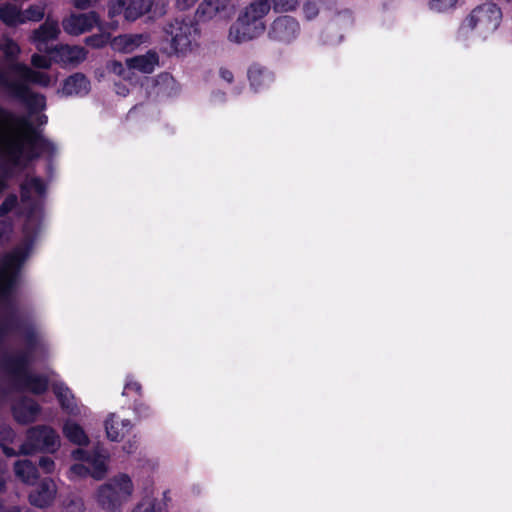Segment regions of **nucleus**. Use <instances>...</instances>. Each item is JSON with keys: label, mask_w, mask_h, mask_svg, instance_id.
I'll use <instances>...</instances> for the list:
<instances>
[{"label": "nucleus", "mask_w": 512, "mask_h": 512, "mask_svg": "<svg viewBox=\"0 0 512 512\" xmlns=\"http://www.w3.org/2000/svg\"><path fill=\"white\" fill-rule=\"evenodd\" d=\"M220 75H221V78L227 82H231L233 80L232 72L227 69H221Z\"/></svg>", "instance_id": "45"}, {"label": "nucleus", "mask_w": 512, "mask_h": 512, "mask_svg": "<svg viewBox=\"0 0 512 512\" xmlns=\"http://www.w3.org/2000/svg\"><path fill=\"white\" fill-rule=\"evenodd\" d=\"M0 50L9 60L16 59L21 51L19 45L8 37H3L0 39Z\"/></svg>", "instance_id": "32"}, {"label": "nucleus", "mask_w": 512, "mask_h": 512, "mask_svg": "<svg viewBox=\"0 0 512 512\" xmlns=\"http://www.w3.org/2000/svg\"><path fill=\"white\" fill-rule=\"evenodd\" d=\"M147 40L148 35L146 34H122L114 37L110 41V45L116 52L131 53Z\"/></svg>", "instance_id": "21"}, {"label": "nucleus", "mask_w": 512, "mask_h": 512, "mask_svg": "<svg viewBox=\"0 0 512 512\" xmlns=\"http://www.w3.org/2000/svg\"><path fill=\"white\" fill-rule=\"evenodd\" d=\"M126 65L129 69L149 74L152 73L158 65V55L153 51H149L144 55L128 58Z\"/></svg>", "instance_id": "24"}, {"label": "nucleus", "mask_w": 512, "mask_h": 512, "mask_svg": "<svg viewBox=\"0 0 512 512\" xmlns=\"http://www.w3.org/2000/svg\"><path fill=\"white\" fill-rule=\"evenodd\" d=\"M7 187L6 176L4 174H0V193H2Z\"/></svg>", "instance_id": "50"}, {"label": "nucleus", "mask_w": 512, "mask_h": 512, "mask_svg": "<svg viewBox=\"0 0 512 512\" xmlns=\"http://www.w3.org/2000/svg\"><path fill=\"white\" fill-rule=\"evenodd\" d=\"M135 486L126 473H118L99 485L93 494L97 505L106 512H120L132 498Z\"/></svg>", "instance_id": "5"}, {"label": "nucleus", "mask_w": 512, "mask_h": 512, "mask_svg": "<svg viewBox=\"0 0 512 512\" xmlns=\"http://www.w3.org/2000/svg\"><path fill=\"white\" fill-rule=\"evenodd\" d=\"M52 388L63 411L72 416L87 415L88 409L76 403L74 395L64 383L55 382Z\"/></svg>", "instance_id": "16"}, {"label": "nucleus", "mask_w": 512, "mask_h": 512, "mask_svg": "<svg viewBox=\"0 0 512 512\" xmlns=\"http://www.w3.org/2000/svg\"><path fill=\"white\" fill-rule=\"evenodd\" d=\"M17 204V197L15 195H9L0 205V217L8 214Z\"/></svg>", "instance_id": "39"}, {"label": "nucleus", "mask_w": 512, "mask_h": 512, "mask_svg": "<svg viewBox=\"0 0 512 512\" xmlns=\"http://www.w3.org/2000/svg\"><path fill=\"white\" fill-rule=\"evenodd\" d=\"M136 449V445H135V442H131V441H128L124 446H123V450L130 454V453H133Z\"/></svg>", "instance_id": "49"}, {"label": "nucleus", "mask_w": 512, "mask_h": 512, "mask_svg": "<svg viewBox=\"0 0 512 512\" xmlns=\"http://www.w3.org/2000/svg\"><path fill=\"white\" fill-rule=\"evenodd\" d=\"M53 60L61 65H77L86 59L87 51L81 46L59 45L53 47Z\"/></svg>", "instance_id": "17"}, {"label": "nucleus", "mask_w": 512, "mask_h": 512, "mask_svg": "<svg viewBox=\"0 0 512 512\" xmlns=\"http://www.w3.org/2000/svg\"><path fill=\"white\" fill-rule=\"evenodd\" d=\"M155 0H108L107 16L110 19L109 27H118L117 17L123 16L128 22H134L146 13L152 11Z\"/></svg>", "instance_id": "8"}, {"label": "nucleus", "mask_w": 512, "mask_h": 512, "mask_svg": "<svg viewBox=\"0 0 512 512\" xmlns=\"http://www.w3.org/2000/svg\"><path fill=\"white\" fill-rule=\"evenodd\" d=\"M163 496H164V499H168V491H165Z\"/></svg>", "instance_id": "54"}, {"label": "nucleus", "mask_w": 512, "mask_h": 512, "mask_svg": "<svg viewBox=\"0 0 512 512\" xmlns=\"http://www.w3.org/2000/svg\"><path fill=\"white\" fill-rule=\"evenodd\" d=\"M0 512H20V507H18V506L5 507L0 502Z\"/></svg>", "instance_id": "48"}, {"label": "nucleus", "mask_w": 512, "mask_h": 512, "mask_svg": "<svg viewBox=\"0 0 512 512\" xmlns=\"http://www.w3.org/2000/svg\"><path fill=\"white\" fill-rule=\"evenodd\" d=\"M63 435L71 443L78 446H87L89 437L83 427L73 420H66L62 428Z\"/></svg>", "instance_id": "25"}, {"label": "nucleus", "mask_w": 512, "mask_h": 512, "mask_svg": "<svg viewBox=\"0 0 512 512\" xmlns=\"http://www.w3.org/2000/svg\"><path fill=\"white\" fill-rule=\"evenodd\" d=\"M54 147L36 136L27 117L14 115L0 108V161L6 165L21 166L28 160Z\"/></svg>", "instance_id": "2"}, {"label": "nucleus", "mask_w": 512, "mask_h": 512, "mask_svg": "<svg viewBox=\"0 0 512 512\" xmlns=\"http://www.w3.org/2000/svg\"><path fill=\"white\" fill-rule=\"evenodd\" d=\"M10 71L19 79L17 82L24 85L33 83L42 87H48L57 81L56 76L52 77L45 72L35 71L23 63L11 65Z\"/></svg>", "instance_id": "14"}, {"label": "nucleus", "mask_w": 512, "mask_h": 512, "mask_svg": "<svg viewBox=\"0 0 512 512\" xmlns=\"http://www.w3.org/2000/svg\"><path fill=\"white\" fill-rule=\"evenodd\" d=\"M38 345L41 344L37 339H31L27 352L9 356L3 362L4 370L12 377L15 385L34 394H41L48 388V380L44 376L34 374L27 368L31 355Z\"/></svg>", "instance_id": "4"}, {"label": "nucleus", "mask_w": 512, "mask_h": 512, "mask_svg": "<svg viewBox=\"0 0 512 512\" xmlns=\"http://www.w3.org/2000/svg\"><path fill=\"white\" fill-rule=\"evenodd\" d=\"M14 472L17 478L28 485H32L38 478L37 468L29 460H19L15 462Z\"/></svg>", "instance_id": "26"}, {"label": "nucleus", "mask_w": 512, "mask_h": 512, "mask_svg": "<svg viewBox=\"0 0 512 512\" xmlns=\"http://www.w3.org/2000/svg\"><path fill=\"white\" fill-rule=\"evenodd\" d=\"M59 33L58 23L47 19L38 29L34 30L30 40L35 44L38 51L50 54L53 48L48 46V42L55 40Z\"/></svg>", "instance_id": "15"}, {"label": "nucleus", "mask_w": 512, "mask_h": 512, "mask_svg": "<svg viewBox=\"0 0 512 512\" xmlns=\"http://www.w3.org/2000/svg\"><path fill=\"white\" fill-rule=\"evenodd\" d=\"M107 70L119 77H122L124 79H127L130 77L131 70L129 67H125L121 62L119 61H111L107 64Z\"/></svg>", "instance_id": "35"}, {"label": "nucleus", "mask_w": 512, "mask_h": 512, "mask_svg": "<svg viewBox=\"0 0 512 512\" xmlns=\"http://www.w3.org/2000/svg\"><path fill=\"white\" fill-rule=\"evenodd\" d=\"M178 10L186 11L192 8L199 0H173Z\"/></svg>", "instance_id": "43"}, {"label": "nucleus", "mask_w": 512, "mask_h": 512, "mask_svg": "<svg viewBox=\"0 0 512 512\" xmlns=\"http://www.w3.org/2000/svg\"><path fill=\"white\" fill-rule=\"evenodd\" d=\"M46 184L34 176L27 177L21 184L19 211L24 218L23 243L0 260V297L12 291L21 265L30 254L34 238L42 226Z\"/></svg>", "instance_id": "1"}, {"label": "nucleus", "mask_w": 512, "mask_h": 512, "mask_svg": "<svg viewBox=\"0 0 512 512\" xmlns=\"http://www.w3.org/2000/svg\"><path fill=\"white\" fill-rule=\"evenodd\" d=\"M234 10V0H203L198 12L207 18L217 15H228Z\"/></svg>", "instance_id": "23"}, {"label": "nucleus", "mask_w": 512, "mask_h": 512, "mask_svg": "<svg viewBox=\"0 0 512 512\" xmlns=\"http://www.w3.org/2000/svg\"><path fill=\"white\" fill-rule=\"evenodd\" d=\"M38 121L39 123L42 125V124H46L47 123V116L46 115H40L39 118H38Z\"/></svg>", "instance_id": "53"}, {"label": "nucleus", "mask_w": 512, "mask_h": 512, "mask_svg": "<svg viewBox=\"0 0 512 512\" xmlns=\"http://www.w3.org/2000/svg\"><path fill=\"white\" fill-rule=\"evenodd\" d=\"M108 41V37L104 35L90 36L86 38V43L93 47H102Z\"/></svg>", "instance_id": "42"}, {"label": "nucleus", "mask_w": 512, "mask_h": 512, "mask_svg": "<svg viewBox=\"0 0 512 512\" xmlns=\"http://www.w3.org/2000/svg\"><path fill=\"white\" fill-rule=\"evenodd\" d=\"M4 433H5L4 439L12 442L15 437V433L11 429L5 430Z\"/></svg>", "instance_id": "51"}, {"label": "nucleus", "mask_w": 512, "mask_h": 512, "mask_svg": "<svg viewBox=\"0 0 512 512\" xmlns=\"http://www.w3.org/2000/svg\"><path fill=\"white\" fill-rule=\"evenodd\" d=\"M502 21L501 9L493 3H485L474 8L463 20L459 37L463 40L471 36L486 38L495 32Z\"/></svg>", "instance_id": "6"}, {"label": "nucleus", "mask_w": 512, "mask_h": 512, "mask_svg": "<svg viewBox=\"0 0 512 512\" xmlns=\"http://www.w3.org/2000/svg\"><path fill=\"white\" fill-rule=\"evenodd\" d=\"M352 23L351 16L349 14L340 15L337 19L334 20L333 23L329 25L324 33V41L327 44H336L342 40V35H339L337 38H332L331 34L336 32V30L342 25H350Z\"/></svg>", "instance_id": "29"}, {"label": "nucleus", "mask_w": 512, "mask_h": 512, "mask_svg": "<svg viewBox=\"0 0 512 512\" xmlns=\"http://www.w3.org/2000/svg\"><path fill=\"white\" fill-rule=\"evenodd\" d=\"M73 460L85 462L91 470V477L95 480L103 479L108 472L110 454L107 450L97 446L92 453L83 449H76L71 454Z\"/></svg>", "instance_id": "10"}, {"label": "nucleus", "mask_w": 512, "mask_h": 512, "mask_svg": "<svg viewBox=\"0 0 512 512\" xmlns=\"http://www.w3.org/2000/svg\"><path fill=\"white\" fill-rule=\"evenodd\" d=\"M0 19L9 26L23 24L22 10L15 4L5 3L0 6Z\"/></svg>", "instance_id": "27"}, {"label": "nucleus", "mask_w": 512, "mask_h": 512, "mask_svg": "<svg viewBox=\"0 0 512 512\" xmlns=\"http://www.w3.org/2000/svg\"><path fill=\"white\" fill-rule=\"evenodd\" d=\"M116 93L121 96H126L129 93V89L125 85L116 84Z\"/></svg>", "instance_id": "47"}, {"label": "nucleus", "mask_w": 512, "mask_h": 512, "mask_svg": "<svg viewBox=\"0 0 512 512\" xmlns=\"http://www.w3.org/2000/svg\"><path fill=\"white\" fill-rule=\"evenodd\" d=\"M131 512H168L166 507L155 498L145 497L139 501Z\"/></svg>", "instance_id": "30"}, {"label": "nucleus", "mask_w": 512, "mask_h": 512, "mask_svg": "<svg viewBox=\"0 0 512 512\" xmlns=\"http://www.w3.org/2000/svg\"><path fill=\"white\" fill-rule=\"evenodd\" d=\"M39 466L44 473L50 474L55 470V462L50 457H41Z\"/></svg>", "instance_id": "40"}, {"label": "nucleus", "mask_w": 512, "mask_h": 512, "mask_svg": "<svg viewBox=\"0 0 512 512\" xmlns=\"http://www.w3.org/2000/svg\"><path fill=\"white\" fill-rule=\"evenodd\" d=\"M460 0H429V9L434 12H447L456 8Z\"/></svg>", "instance_id": "33"}, {"label": "nucleus", "mask_w": 512, "mask_h": 512, "mask_svg": "<svg viewBox=\"0 0 512 512\" xmlns=\"http://www.w3.org/2000/svg\"><path fill=\"white\" fill-rule=\"evenodd\" d=\"M131 391L139 393L141 391V385L133 380H128L125 384L123 395H128Z\"/></svg>", "instance_id": "44"}, {"label": "nucleus", "mask_w": 512, "mask_h": 512, "mask_svg": "<svg viewBox=\"0 0 512 512\" xmlns=\"http://www.w3.org/2000/svg\"><path fill=\"white\" fill-rule=\"evenodd\" d=\"M12 233V223L7 219L0 220V244L7 242Z\"/></svg>", "instance_id": "38"}, {"label": "nucleus", "mask_w": 512, "mask_h": 512, "mask_svg": "<svg viewBox=\"0 0 512 512\" xmlns=\"http://www.w3.org/2000/svg\"><path fill=\"white\" fill-rule=\"evenodd\" d=\"M23 24L29 21L38 22L44 18L45 5L34 4L29 6L26 10H22Z\"/></svg>", "instance_id": "31"}, {"label": "nucleus", "mask_w": 512, "mask_h": 512, "mask_svg": "<svg viewBox=\"0 0 512 512\" xmlns=\"http://www.w3.org/2000/svg\"><path fill=\"white\" fill-rule=\"evenodd\" d=\"M164 35L173 54L186 55L199 46V27L189 18H177L167 23L164 27Z\"/></svg>", "instance_id": "7"}, {"label": "nucleus", "mask_w": 512, "mask_h": 512, "mask_svg": "<svg viewBox=\"0 0 512 512\" xmlns=\"http://www.w3.org/2000/svg\"><path fill=\"white\" fill-rule=\"evenodd\" d=\"M85 462L73 464L68 472V477L71 480H75L77 478H84L87 476H91V470L88 467V464L85 465Z\"/></svg>", "instance_id": "34"}, {"label": "nucleus", "mask_w": 512, "mask_h": 512, "mask_svg": "<svg viewBox=\"0 0 512 512\" xmlns=\"http://www.w3.org/2000/svg\"><path fill=\"white\" fill-rule=\"evenodd\" d=\"M2 448H3V452L7 455V456H14L16 455L15 451L11 448H8L7 446H5L4 444L1 445Z\"/></svg>", "instance_id": "52"}, {"label": "nucleus", "mask_w": 512, "mask_h": 512, "mask_svg": "<svg viewBox=\"0 0 512 512\" xmlns=\"http://www.w3.org/2000/svg\"><path fill=\"white\" fill-rule=\"evenodd\" d=\"M40 410V406L34 400L23 398L13 406V415L17 422L28 424L37 419Z\"/></svg>", "instance_id": "22"}, {"label": "nucleus", "mask_w": 512, "mask_h": 512, "mask_svg": "<svg viewBox=\"0 0 512 512\" xmlns=\"http://www.w3.org/2000/svg\"><path fill=\"white\" fill-rule=\"evenodd\" d=\"M248 75L251 87L255 91H261L267 88L273 81L272 75L268 71L259 67L250 68Z\"/></svg>", "instance_id": "28"}, {"label": "nucleus", "mask_w": 512, "mask_h": 512, "mask_svg": "<svg viewBox=\"0 0 512 512\" xmlns=\"http://www.w3.org/2000/svg\"><path fill=\"white\" fill-rule=\"evenodd\" d=\"M131 429V421L129 419L120 418L115 413H111L105 421L106 435L111 441H121Z\"/></svg>", "instance_id": "19"}, {"label": "nucleus", "mask_w": 512, "mask_h": 512, "mask_svg": "<svg viewBox=\"0 0 512 512\" xmlns=\"http://www.w3.org/2000/svg\"><path fill=\"white\" fill-rule=\"evenodd\" d=\"M300 34V25L291 16H279L270 25L268 37L278 43L288 44Z\"/></svg>", "instance_id": "12"}, {"label": "nucleus", "mask_w": 512, "mask_h": 512, "mask_svg": "<svg viewBox=\"0 0 512 512\" xmlns=\"http://www.w3.org/2000/svg\"><path fill=\"white\" fill-rule=\"evenodd\" d=\"M59 447L60 437L53 428L36 426L28 430L26 441L21 445L19 452L24 455L38 451L54 453Z\"/></svg>", "instance_id": "9"}, {"label": "nucleus", "mask_w": 512, "mask_h": 512, "mask_svg": "<svg viewBox=\"0 0 512 512\" xmlns=\"http://www.w3.org/2000/svg\"><path fill=\"white\" fill-rule=\"evenodd\" d=\"M270 10L271 0H252L229 28L228 40L241 44L258 38L266 30L265 17Z\"/></svg>", "instance_id": "3"}, {"label": "nucleus", "mask_w": 512, "mask_h": 512, "mask_svg": "<svg viewBox=\"0 0 512 512\" xmlns=\"http://www.w3.org/2000/svg\"><path fill=\"white\" fill-rule=\"evenodd\" d=\"M318 11L319 10L317 5L313 2H307L303 7V13L308 20L315 18L318 14Z\"/></svg>", "instance_id": "41"}, {"label": "nucleus", "mask_w": 512, "mask_h": 512, "mask_svg": "<svg viewBox=\"0 0 512 512\" xmlns=\"http://www.w3.org/2000/svg\"><path fill=\"white\" fill-rule=\"evenodd\" d=\"M99 15L94 12L71 14L62 22L63 29L70 35H80L91 31L94 27L99 26Z\"/></svg>", "instance_id": "13"}, {"label": "nucleus", "mask_w": 512, "mask_h": 512, "mask_svg": "<svg viewBox=\"0 0 512 512\" xmlns=\"http://www.w3.org/2000/svg\"><path fill=\"white\" fill-rule=\"evenodd\" d=\"M90 90V83L88 79L80 73H75L69 76L63 82L62 88L58 90V94L62 96H84Z\"/></svg>", "instance_id": "20"}, {"label": "nucleus", "mask_w": 512, "mask_h": 512, "mask_svg": "<svg viewBox=\"0 0 512 512\" xmlns=\"http://www.w3.org/2000/svg\"><path fill=\"white\" fill-rule=\"evenodd\" d=\"M57 487L52 479H44L39 486L29 494V501L32 505L40 508L52 504L56 497Z\"/></svg>", "instance_id": "18"}, {"label": "nucleus", "mask_w": 512, "mask_h": 512, "mask_svg": "<svg viewBox=\"0 0 512 512\" xmlns=\"http://www.w3.org/2000/svg\"><path fill=\"white\" fill-rule=\"evenodd\" d=\"M301 0H272L275 12H289L295 10Z\"/></svg>", "instance_id": "36"}, {"label": "nucleus", "mask_w": 512, "mask_h": 512, "mask_svg": "<svg viewBox=\"0 0 512 512\" xmlns=\"http://www.w3.org/2000/svg\"><path fill=\"white\" fill-rule=\"evenodd\" d=\"M5 473H6V470H5L4 465L0 464V492H2L4 490Z\"/></svg>", "instance_id": "46"}, {"label": "nucleus", "mask_w": 512, "mask_h": 512, "mask_svg": "<svg viewBox=\"0 0 512 512\" xmlns=\"http://www.w3.org/2000/svg\"><path fill=\"white\" fill-rule=\"evenodd\" d=\"M0 86L7 89L13 95L25 100L32 111L43 110L46 107V99L41 94L32 93L26 85L11 80L8 72L0 69Z\"/></svg>", "instance_id": "11"}, {"label": "nucleus", "mask_w": 512, "mask_h": 512, "mask_svg": "<svg viewBox=\"0 0 512 512\" xmlns=\"http://www.w3.org/2000/svg\"><path fill=\"white\" fill-rule=\"evenodd\" d=\"M53 55L51 57H48L46 55H40V54H33L31 57V64L35 68L40 69H49L52 65Z\"/></svg>", "instance_id": "37"}]
</instances>
